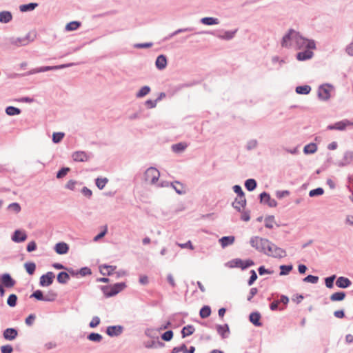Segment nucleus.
Masks as SVG:
<instances>
[{
	"label": "nucleus",
	"mask_w": 353,
	"mask_h": 353,
	"mask_svg": "<svg viewBox=\"0 0 353 353\" xmlns=\"http://www.w3.org/2000/svg\"><path fill=\"white\" fill-rule=\"evenodd\" d=\"M299 35V32L290 29L287 34H285L282 39L281 46L282 47L287 48H294L295 47V43L296 41V39Z\"/></svg>",
	"instance_id": "f257e3e1"
},
{
	"label": "nucleus",
	"mask_w": 353,
	"mask_h": 353,
	"mask_svg": "<svg viewBox=\"0 0 353 353\" xmlns=\"http://www.w3.org/2000/svg\"><path fill=\"white\" fill-rule=\"evenodd\" d=\"M265 254L274 258H284L286 256V252L284 249L278 247L274 243L269 241V244L266 246Z\"/></svg>",
	"instance_id": "f03ea898"
},
{
	"label": "nucleus",
	"mask_w": 353,
	"mask_h": 353,
	"mask_svg": "<svg viewBox=\"0 0 353 353\" xmlns=\"http://www.w3.org/2000/svg\"><path fill=\"white\" fill-rule=\"evenodd\" d=\"M250 243L251 246L255 248L257 251L262 253H266L265 248L269 244V240L265 238H261L258 236H252L250 239Z\"/></svg>",
	"instance_id": "7ed1b4c3"
},
{
	"label": "nucleus",
	"mask_w": 353,
	"mask_h": 353,
	"mask_svg": "<svg viewBox=\"0 0 353 353\" xmlns=\"http://www.w3.org/2000/svg\"><path fill=\"white\" fill-rule=\"evenodd\" d=\"M126 285L125 283H117L112 286H102L101 290L106 297H111L122 291Z\"/></svg>",
	"instance_id": "20e7f679"
},
{
	"label": "nucleus",
	"mask_w": 353,
	"mask_h": 353,
	"mask_svg": "<svg viewBox=\"0 0 353 353\" xmlns=\"http://www.w3.org/2000/svg\"><path fill=\"white\" fill-rule=\"evenodd\" d=\"M296 41L295 43V50H301V49H315L316 43L314 40L308 39L303 37L302 35L299 34L298 38L296 39Z\"/></svg>",
	"instance_id": "39448f33"
},
{
	"label": "nucleus",
	"mask_w": 353,
	"mask_h": 353,
	"mask_svg": "<svg viewBox=\"0 0 353 353\" xmlns=\"http://www.w3.org/2000/svg\"><path fill=\"white\" fill-rule=\"evenodd\" d=\"M333 86L329 83L321 85L318 88V97L321 101H328L330 99V92Z\"/></svg>",
	"instance_id": "423d86ee"
},
{
	"label": "nucleus",
	"mask_w": 353,
	"mask_h": 353,
	"mask_svg": "<svg viewBox=\"0 0 353 353\" xmlns=\"http://www.w3.org/2000/svg\"><path fill=\"white\" fill-rule=\"evenodd\" d=\"M159 171L154 167L148 168L144 174L145 180L152 184L156 183L159 180Z\"/></svg>",
	"instance_id": "0eeeda50"
},
{
	"label": "nucleus",
	"mask_w": 353,
	"mask_h": 353,
	"mask_svg": "<svg viewBox=\"0 0 353 353\" xmlns=\"http://www.w3.org/2000/svg\"><path fill=\"white\" fill-rule=\"evenodd\" d=\"M352 125H353V122L348 119H343L340 121L336 122L334 124L329 125L327 127V129L330 130H336L339 131H343L346 129L347 127Z\"/></svg>",
	"instance_id": "6e6552de"
},
{
	"label": "nucleus",
	"mask_w": 353,
	"mask_h": 353,
	"mask_svg": "<svg viewBox=\"0 0 353 353\" xmlns=\"http://www.w3.org/2000/svg\"><path fill=\"white\" fill-rule=\"evenodd\" d=\"M72 158L76 162H86L91 158V154L85 151H76L72 153Z\"/></svg>",
	"instance_id": "1a4fd4ad"
},
{
	"label": "nucleus",
	"mask_w": 353,
	"mask_h": 353,
	"mask_svg": "<svg viewBox=\"0 0 353 353\" xmlns=\"http://www.w3.org/2000/svg\"><path fill=\"white\" fill-rule=\"evenodd\" d=\"M54 278V273L52 272H48L40 277L39 285L42 287H48L52 283Z\"/></svg>",
	"instance_id": "9d476101"
},
{
	"label": "nucleus",
	"mask_w": 353,
	"mask_h": 353,
	"mask_svg": "<svg viewBox=\"0 0 353 353\" xmlns=\"http://www.w3.org/2000/svg\"><path fill=\"white\" fill-rule=\"evenodd\" d=\"M1 281L2 282V285L7 288H11L16 284L15 280H14L8 273H4L1 274Z\"/></svg>",
	"instance_id": "9b49d317"
},
{
	"label": "nucleus",
	"mask_w": 353,
	"mask_h": 353,
	"mask_svg": "<svg viewBox=\"0 0 353 353\" xmlns=\"http://www.w3.org/2000/svg\"><path fill=\"white\" fill-rule=\"evenodd\" d=\"M260 200L261 203H264L271 208L276 207L277 205L276 201L272 199L270 195L265 192H263L260 194Z\"/></svg>",
	"instance_id": "f8f14e48"
},
{
	"label": "nucleus",
	"mask_w": 353,
	"mask_h": 353,
	"mask_svg": "<svg viewBox=\"0 0 353 353\" xmlns=\"http://www.w3.org/2000/svg\"><path fill=\"white\" fill-rule=\"evenodd\" d=\"M123 331V327L121 325H111L106 329L107 334L111 337L119 336Z\"/></svg>",
	"instance_id": "ddd939ff"
},
{
	"label": "nucleus",
	"mask_w": 353,
	"mask_h": 353,
	"mask_svg": "<svg viewBox=\"0 0 353 353\" xmlns=\"http://www.w3.org/2000/svg\"><path fill=\"white\" fill-rule=\"evenodd\" d=\"M74 65H76L74 63H66V64H61V65H54V66H43V67L39 68V71H40V72H47V71H50V70H57L59 69L69 68V67L73 66Z\"/></svg>",
	"instance_id": "4468645a"
},
{
	"label": "nucleus",
	"mask_w": 353,
	"mask_h": 353,
	"mask_svg": "<svg viewBox=\"0 0 353 353\" xmlns=\"http://www.w3.org/2000/svg\"><path fill=\"white\" fill-rule=\"evenodd\" d=\"M304 50L296 54V59L300 61H307L312 58L314 52L312 49H303Z\"/></svg>",
	"instance_id": "2eb2a0df"
},
{
	"label": "nucleus",
	"mask_w": 353,
	"mask_h": 353,
	"mask_svg": "<svg viewBox=\"0 0 353 353\" xmlns=\"http://www.w3.org/2000/svg\"><path fill=\"white\" fill-rule=\"evenodd\" d=\"M11 239L14 242L21 243L26 240L27 234L25 231L16 230L13 233Z\"/></svg>",
	"instance_id": "dca6fc26"
},
{
	"label": "nucleus",
	"mask_w": 353,
	"mask_h": 353,
	"mask_svg": "<svg viewBox=\"0 0 353 353\" xmlns=\"http://www.w3.org/2000/svg\"><path fill=\"white\" fill-rule=\"evenodd\" d=\"M246 205L245 197H236L232 203V207L238 212H242Z\"/></svg>",
	"instance_id": "f3484780"
},
{
	"label": "nucleus",
	"mask_w": 353,
	"mask_h": 353,
	"mask_svg": "<svg viewBox=\"0 0 353 353\" xmlns=\"http://www.w3.org/2000/svg\"><path fill=\"white\" fill-rule=\"evenodd\" d=\"M3 335L5 339L13 341L17 338L18 332L15 328H7L4 330Z\"/></svg>",
	"instance_id": "a211bd4d"
},
{
	"label": "nucleus",
	"mask_w": 353,
	"mask_h": 353,
	"mask_svg": "<svg viewBox=\"0 0 353 353\" xmlns=\"http://www.w3.org/2000/svg\"><path fill=\"white\" fill-rule=\"evenodd\" d=\"M353 161V152L346 151L344 153L342 161L338 163L339 166L344 167L349 165Z\"/></svg>",
	"instance_id": "6ab92c4d"
},
{
	"label": "nucleus",
	"mask_w": 353,
	"mask_h": 353,
	"mask_svg": "<svg viewBox=\"0 0 353 353\" xmlns=\"http://www.w3.org/2000/svg\"><path fill=\"white\" fill-rule=\"evenodd\" d=\"M167 58L163 54L159 55L155 61V65L159 70L165 69L167 66Z\"/></svg>",
	"instance_id": "aec40b11"
},
{
	"label": "nucleus",
	"mask_w": 353,
	"mask_h": 353,
	"mask_svg": "<svg viewBox=\"0 0 353 353\" xmlns=\"http://www.w3.org/2000/svg\"><path fill=\"white\" fill-rule=\"evenodd\" d=\"M55 252L59 254H65L69 250V246L66 243L59 242L54 246Z\"/></svg>",
	"instance_id": "412c9836"
},
{
	"label": "nucleus",
	"mask_w": 353,
	"mask_h": 353,
	"mask_svg": "<svg viewBox=\"0 0 353 353\" xmlns=\"http://www.w3.org/2000/svg\"><path fill=\"white\" fill-rule=\"evenodd\" d=\"M237 268H241V270H245L250 266H253L254 265V262L251 259H247L245 261H243L241 259H236Z\"/></svg>",
	"instance_id": "4be33fe9"
},
{
	"label": "nucleus",
	"mask_w": 353,
	"mask_h": 353,
	"mask_svg": "<svg viewBox=\"0 0 353 353\" xmlns=\"http://www.w3.org/2000/svg\"><path fill=\"white\" fill-rule=\"evenodd\" d=\"M261 317V314L259 312H254L250 314L249 319L254 325L260 327L262 325V323L260 321Z\"/></svg>",
	"instance_id": "5701e85b"
},
{
	"label": "nucleus",
	"mask_w": 353,
	"mask_h": 353,
	"mask_svg": "<svg viewBox=\"0 0 353 353\" xmlns=\"http://www.w3.org/2000/svg\"><path fill=\"white\" fill-rule=\"evenodd\" d=\"M351 283L350 280L344 276H339L336 281V286L340 288H347Z\"/></svg>",
	"instance_id": "b1692460"
},
{
	"label": "nucleus",
	"mask_w": 353,
	"mask_h": 353,
	"mask_svg": "<svg viewBox=\"0 0 353 353\" xmlns=\"http://www.w3.org/2000/svg\"><path fill=\"white\" fill-rule=\"evenodd\" d=\"M12 19V14L11 12L4 10L0 12V23H8Z\"/></svg>",
	"instance_id": "393cba45"
},
{
	"label": "nucleus",
	"mask_w": 353,
	"mask_h": 353,
	"mask_svg": "<svg viewBox=\"0 0 353 353\" xmlns=\"http://www.w3.org/2000/svg\"><path fill=\"white\" fill-rule=\"evenodd\" d=\"M235 238L234 236H225L219 239L222 248H225L234 243Z\"/></svg>",
	"instance_id": "a878e982"
},
{
	"label": "nucleus",
	"mask_w": 353,
	"mask_h": 353,
	"mask_svg": "<svg viewBox=\"0 0 353 353\" xmlns=\"http://www.w3.org/2000/svg\"><path fill=\"white\" fill-rule=\"evenodd\" d=\"M30 42V40H29V34H28L26 37H23V38H16V39H13L11 41V43L14 45H16L17 46H26Z\"/></svg>",
	"instance_id": "bb28decb"
},
{
	"label": "nucleus",
	"mask_w": 353,
	"mask_h": 353,
	"mask_svg": "<svg viewBox=\"0 0 353 353\" xmlns=\"http://www.w3.org/2000/svg\"><path fill=\"white\" fill-rule=\"evenodd\" d=\"M37 3H30L28 4H23L19 6V10L21 12H30L34 10L37 7H38Z\"/></svg>",
	"instance_id": "cd10ccee"
},
{
	"label": "nucleus",
	"mask_w": 353,
	"mask_h": 353,
	"mask_svg": "<svg viewBox=\"0 0 353 353\" xmlns=\"http://www.w3.org/2000/svg\"><path fill=\"white\" fill-rule=\"evenodd\" d=\"M236 32L237 30L234 31H225L223 34H216V37L221 39L230 40L234 37Z\"/></svg>",
	"instance_id": "c85d7f7f"
},
{
	"label": "nucleus",
	"mask_w": 353,
	"mask_h": 353,
	"mask_svg": "<svg viewBox=\"0 0 353 353\" xmlns=\"http://www.w3.org/2000/svg\"><path fill=\"white\" fill-rule=\"evenodd\" d=\"M170 186L175 190V192L178 194H183L185 191L183 190V187L182 184L179 181H174L170 183Z\"/></svg>",
	"instance_id": "c756f323"
},
{
	"label": "nucleus",
	"mask_w": 353,
	"mask_h": 353,
	"mask_svg": "<svg viewBox=\"0 0 353 353\" xmlns=\"http://www.w3.org/2000/svg\"><path fill=\"white\" fill-rule=\"evenodd\" d=\"M195 331V328L192 325H188L183 327L181 330L182 337L185 338L192 334Z\"/></svg>",
	"instance_id": "7c9ffc66"
},
{
	"label": "nucleus",
	"mask_w": 353,
	"mask_h": 353,
	"mask_svg": "<svg viewBox=\"0 0 353 353\" xmlns=\"http://www.w3.org/2000/svg\"><path fill=\"white\" fill-rule=\"evenodd\" d=\"M144 346L146 348H157L164 346V343L159 341H149L144 343Z\"/></svg>",
	"instance_id": "2f4dec72"
},
{
	"label": "nucleus",
	"mask_w": 353,
	"mask_h": 353,
	"mask_svg": "<svg viewBox=\"0 0 353 353\" xmlns=\"http://www.w3.org/2000/svg\"><path fill=\"white\" fill-rule=\"evenodd\" d=\"M201 22L205 25L212 26L219 24V20L214 17H203L201 19Z\"/></svg>",
	"instance_id": "473e14b6"
},
{
	"label": "nucleus",
	"mask_w": 353,
	"mask_h": 353,
	"mask_svg": "<svg viewBox=\"0 0 353 353\" xmlns=\"http://www.w3.org/2000/svg\"><path fill=\"white\" fill-rule=\"evenodd\" d=\"M70 279V276L68 272H61L57 275V281L61 284H65Z\"/></svg>",
	"instance_id": "72a5a7b5"
},
{
	"label": "nucleus",
	"mask_w": 353,
	"mask_h": 353,
	"mask_svg": "<svg viewBox=\"0 0 353 353\" xmlns=\"http://www.w3.org/2000/svg\"><path fill=\"white\" fill-rule=\"evenodd\" d=\"M296 92L299 94H307L311 91V87L308 85H299L296 88Z\"/></svg>",
	"instance_id": "f704fd0d"
},
{
	"label": "nucleus",
	"mask_w": 353,
	"mask_h": 353,
	"mask_svg": "<svg viewBox=\"0 0 353 353\" xmlns=\"http://www.w3.org/2000/svg\"><path fill=\"white\" fill-rule=\"evenodd\" d=\"M187 147H188L187 143L181 142V143H178L172 145V149L174 152L178 153V152H181L184 151Z\"/></svg>",
	"instance_id": "c9c22d12"
},
{
	"label": "nucleus",
	"mask_w": 353,
	"mask_h": 353,
	"mask_svg": "<svg viewBox=\"0 0 353 353\" xmlns=\"http://www.w3.org/2000/svg\"><path fill=\"white\" fill-rule=\"evenodd\" d=\"M345 297V293L344 292H337L330 296V300L332 301H343Z\"/></svg>",
	"instance_id": "e433bc0d"
},
{
	"label": "nucleus",
	"mask_w": 353,
	"mask_h": 353,
	"mask_svg": "<svg viewBox=\"0 0 353 353\" xmlns=\"http://www.w3.org/2000/svg\"><path fill=\"white\" fill-rule=\"evenodd\" d=\"M256 181L253 179H247L245 182V187L248 191H253L256 188Z\"/></svg>",
	"instance_id": "4c0bfd02"
},
{
	"label": "nucleus",
	"mask_w": 353,
	"mask_h": 353,
	"mask_svg": "<svg viewBox=\"0 0 353 353\" xmlns=\"http://www.w3.org/2000/svg\"><path fill=\"white\" fill-rule=\"evenodd\" d=\"M81 26V23L77 21H73L70 23H68L65 26V30L66 31H74L77 30Z\"/></svg>",
	"instance_id": "58836bf2"
},
{
	"label": "nucleus",
	"mask_w": 353,
	"mask_h": 353,
	"mask_svg": "<svg viewBox=\"0 0 353 353\" xmlns=\"http://www.w3.org/2000/svg\"><path fill=\"white\" fill-rule=\"evenodd\" d=\"M317 150V145L316 143H309L306 145L303 148L305 154H313Z\"/></svg>",
	"instance_id": "ea45409f"
},
{
	"label": "nucleus",
	"mask_w": 353,
	"mask_h": 353,
	"mask_svg": "<svg viewBox=\"0 0 353 353\" xmlns=\"http://www.w3.org/2000/svg\"><path fill=\"white\" fill-rule=\"evenodd\" d=\"M217 332L223 337L225 338V333L229 332V326L228 324L216 325Z\"/></svg>",
	"instance_id": "a19ab883"
},
{
	"label": "nucleus",
	"mask_w": 353,
	"mask_h": 353,
	"mask_svg": "<svg viewBox=\"0 0 353 353\" xmlns=\"http://www.w3.org/2000/svg\"><path fill=\"white\" fill-rule=\"evenodd\" d=\"M6 113L9 116L18 115L21 113V110L14 106H8L6 108Z\"/></svg>",
	"instance_id": "79ce46f5"
},
{
	"label": "nucleus",
	"mask_w": 353,
	"mask_h": 353,
	"mask_svg": "<svg viewBox=\"0 0 353 353\" xmlns=\"http://www.w3.org/2000/svg\"><path fill=\"white\" fill-rule=\"evenodd\" d=\"M211 314V309L210 307L208 305L203 306L199 312L200 316L202 319H205L208 317Z\"/></svg>",
	"instance_id": "37998d69"
},
{
	"label": "nucleus",
	"mask_w": 353,
	"mask_h": 353,
	"mask_svg": "<svg viewBox=\"0 0 353 353\" xmlns=\"http://www.w3.org/2000/svg\"><path fill=\"white\" fill-rule=\"evenodd\" d=\"M150 92V88L148 85L143 86L139 91L136 94L137 98H142L149 94Z\"/></svg>",
	"instance_id": "c03bdc74"
},
{
	"label": "nucleus",
	"mask_w": 353,
	"mask_h": 353,
	"mask_svg": "<svg viewBox=\"0 0 353 353\" xmlns=\"http://www.w3.org/2000/svg\"><path fill=\"white\" fill-rule=\"evenodd\" d=\"M108 182V179L107 178H97L95 180V183L97 188L99 190H103L107 183Z\"/></svg>",
	"instance_id": "a18cd8bd"
},
{
	"label": "nucleus",
	"mask_w": 353,
	"mask_h": 353,
	"mask_svg": "<svg viewBox=\"0 0 353 353\" xmlns=\"http://www.w3.org/2000/svg\"><path fill=\"white\" fill-rule=\"evenodd\" d=\"M87 339L91 341L100 342L103 337L99 333L92 332L88 335Z\"/></svg>",
	"instance_id": "49530a36"
},
{
	"label": "nucleus",
	"mask_w": 353,
	"mask_h": 353,
	"mask_svg": "<svg viewBox=\"0 0 353 353\" xmlns=\"http://www.w3.org/2000/svg\"><path fill=\"white\" fill-rule=\"evenodd\" d=\"M293 268V266L292 265H281L280 266V270H281V272H280V275L281 276H283V275H287L290 273V272L292 270Z\"/></svg>",
	"instance_id": "de8ad7c7"
},
{
	"label": "nucleus",
	"mask_w": 353,
	"mask_h": 353,
	"mask_svg": "<svg viewBox=\"0 0 353 353\" xmlns=\"http://www.w3.org/2000/svg\"><path fill=\"white\" fill-rule=\"evenodd\" d=\"M17 296L14 294H10L7 299V304L11 307H15L17 305Z\"/></svg>",
	"instance_id": "09e8293b"
},
{
	"label": "nucleus",
	"mask_w": 353,
	"mask_h": 353,
	"mask_svg": "<svg viewBox=\"0 0 353 353\" xmlns=\"http://www.w3.org/2000/svg\"><path fill=\"white\" fill-rule=\"evenodd\" d=\"M25 268L26 272L32 275L34 274L35 269H36V265L33 262H29L25 263Z\"/></svg>",
	"instance_id": "8fccbe9b"
},
{
	"label": "nucleus",
	"mask_w": 353,
	"mask_h": 353,
	"mask_svg": "<svg viewBox=\"0 0 353 353\" xmlns=\"http://www.w3.org/2000/svg\"><path fill=\"white\" fill-rule=\"evenodd\" d=\"M57 296V294L54 291L50 290V291H48V294L46 296H44L45 301H48V302L53 301L56 299Z\"/></svg>",
	"instance_id": "3c124183"
},
{
	"label": "nucleus",
	"mask_w": 353,
	"mask_h": 353,
	"mask_svg": "<svg viewBox=\"0 0 353 353\" xmlns=\"http://www.w3.org/2000/svg\"><path fill=\"white\" fill-rule=\"evenodd\" d=\"M265 226L267 228L272 229L273 228V225L274 223V216H268L265 218Z\"/></svg>",
	"instance_id": "603ef678"
},
{
	"label": "nucleus",
	"mask_w": 353,
	"mask_h": 353,
	"mask_svg": "<svg viewBox=\"0 0 353 353\" xmlns=\"http://www.w3.org/2000/svg\"><path fill=\"white\" fill-rule=\"evenodd\" d=\"M65 134L63 132H54L52 134V141L54 143H59L64 137Z\"/></svg>",
	"instance_id": "864d4df0"
},
{
	"label": "nucleus",
	"mask_w": 353,
	"mask_h": 353,
	"mask_svg": "<svg viewBox=\"0 0 353 353\" xmlns=\"http://www.w3.org/2000/svg\"><path fill=\"white\" fill-rule=\"evenodd\" d=\"M324 193V190L322 188H317L316 189H313L309 192V196L310 197L321 196Z\"/></svg>",
	"instance_id": "5fc2aeb1"
},
{
	"label": "nucleus",
	"mask_w": 353,
	"mask_h": 353,
	"mask_svg": "<svg viewBox=\"0 0 353 353\" xmlns=\"http://www.w3.org/2000/svg\"><path fill=\"white\" fill-rule=\"evenodd\" d=\"M335 279H336V275H334V274L325 278V286L330 289L332 288L334 286V281Z\"/></svg>",
	"instance_id": "6e6d98bb"
},
{
	"label": "nucleus",
	"mask_w": 353,
	"mask_h": 353,
	"mask_svg": "<svg viewBox=\"0 0 353 353\" xmlns=\"http://www.w3.org/2000/svg\"><path fill=\"white\" fill-rule=\"evenodd\" d=\"M30 297H34L36 299L39 300V301H45V297L43 294V292L41 290H37L36 291H34L31 295H30Z\"/></svg>",
	"instance_id": "4d7b16f0"
},
{
	"label": "nucleus",
	"mask_w": 353,
	"mask_h": 353,
	"mask_svg": "<svg viewBox=\"0 0 353 353\" xmlns=\"http://www.w3.org/2000/svg\"><path fill=\"white\" fill-rule=\"evenodd\" d=\"M258 145V141L256 139L249 140L246 143V149L248 150H252L255 149Z\"/></svg>",
	"instance_id": "13d9d810"
},
{
	"label": "nucleus",
	"mask_w": 353,
	"mask_h": 353,
	"mask_svg": "<svg viewBox=\"0 0 353 353\" xmlns=\"http://www.w3.org/2000/svg\"><path fill=\"white\" fill-rule=\"evenodd\" d=\"M303 281L307 283H311L313 284L316 283L319 281V276L314 275H308L305 277Z\"/></svg>",
	"instance_id": "bf43d9fd"
},
{
	"label": "nucleus",
	"mask_w": 353,
	"mask_h": 353,
	"mask_svg": "<svg viewBox=\"0 0 353 353\" xmlns=\"http://www.w3.org/2000/svg\"><path fill=\"white\" fill-rule=\"evenodd\" d=\"M173 337V332L168 330L161 335V339L165 341H170Z\"/></svg>",
	"instance_id": "052dcab7"
},
{
	"label": "nucleus",
	"mask_w": 353,
	"mask_h": 353,
	"mask_svg": "<svg viewBox=\"0 0 353 353\" xmlns=\"http://www.w3.org/2000/svg\"><path fill=\"white\" fill-rule=\"evenodd\" d=\"M8 209L18 213L21 211V206L18 203H12L8 205Z\"/></svg>",
	"instance_id": "680f3d73"
},
{
	"label": "nucleus",
	"mask_w": 353,
	"mask_h": 353,
	"mask_svg": "<svg viewBox=\"0 0 353 353\" xmlns=\"http://www.w3.org/2000/svg\"><path fill=\"white\" fill-rule=\"evenodd\" d=\"M234 192L237 194V197H245V194L243 191L242 190L241 187L239 185H235L233 186Z\"/></svg>",
	"instance_id": "e2e57ef3"
},
{
	"label": "nucleus",
	"mask_w": 353,
	"mask_h": 353,
	"mask_svg": "<svg viewBox=\"0 0 353 353\" xmlns=\"http://www.w3.org/2000/svg\"><path fill=\"white\" fill-rule=\"evenodd\" d=\"M69 171H70L69 168H62L57 173V178L61 179V178L65 176Z\"/></svg>",
	"instance_id": "0e129e2a"
},
{
	"label": "nucleus",
	"mask_w": 353,
	"mask_h": 353,
	"mask_svg": "<svg viewBox=\"0 0 353 353\" xmlns=\"http://www.w3.org/2000/svg\"><path fill=\"white\" fill-rule=\"evenodd\" d=\"M36 319V315L34 314H30L25 320V323L28 326H32L34 322Z\"/></svg>",
	"instance_id": "69168bd1"
},
{
	"label": "nucleus",
	"mask_w": 353,
	"mask_h": 353,
	"mask_svg": "<svg viewBox=\"0 0 353 353\" xmlns=\"http://www.w3.org/2000/svg\"><path fill=\"white\" fill-rule=\"evenodd\" d=\"M182 352L183 353H186V345L185 344H182L181 346L174 347L171 353H179Z\"/></svg>",
	"instance_id": "338daca9"
},
{
	"label": "nucleus",
	"mask_w": 353,
	"mask_h": 353,
	"mask_svg": "<svg viewBox=\"0 0 353 353\" xmlns=\"http://www.w3.org/2000/svg\"><path fill=\"white\" fill-rule=\"evenodd\" d=\"M345 52L350 57H353V40L345 48Z\"/></svg>",
	"instance_id": "774afa93"
}]
</instances>
